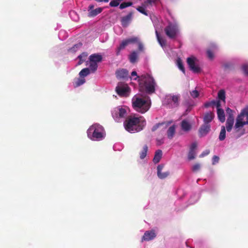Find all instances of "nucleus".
<instances>
[{"label": "nucleus", "mask_w": 248, "mask_h": 248, "mask_svg": "<svg viewBox=\"0 0 248 248\" xmlns=\"http://www.w3.org/2000/svg\"><path fill=\"white\" fill-rule=\"evenodd\" d=\"M210 153L209 150H206L204 151L200 155V157H203L206 155H207Z\"/></svg>", "instance_id": "obj_54"}, {"label": "nucleus", "mask_w": 248, "mask_h": 248, "mask_svg": "<svg viewBox=\"0 0 248 248\" xmlns=\"http://www.w3.org/2000/svg\"><path fill=\"white\" fill-rule=\"evenodd\" d=\"M226 113L228 115V118H230V117H233V111L229 108H227L226 109Z\"/></svg>", "instance_id": "obj_47"}, {"label": "nucleus", "mask_w": 248, "mask_h": 248, "mask_svg": "<svg viewBox=\"0 0 248 248\" xmlns=\"http://www.w3.org/2000/svg\"><path fill=\"white\" fill-rule=\"evenodd\" d=\"M136 43L138 45L139 50L140 51H142L144 49V46L143 44L140 41V39L139 38V41Z\"/></svg>", "instance_id": "obj_49"}, {"label": "nucleus", "mask_w": 248, "mask_h": 248, "mask_svg": "<svg viewBox=\"0 0 248 248\" xmlns=\"http://www.w3.org/2000/svg\"><path fill=\"white\" fill-rule=\"evenodd\" d=\"M176 194L179 199H183V197L186 194V192L182 188H178Z\"/></svg>", "instance_id": "obj_33"}, {"label": "nucleus", "mask_w": 248, "mask_h": 248, "mask_svg": "<svg viewBox=\"0 0 248 248\" xmlns=\"http://www.w3.org/2000/svg\"><path fill=\"white\" fill-rule=\"evenodd\" d=\"M242 68L244 73L246 75H248V62L244 64Z\"/></svg>", "instance_id": "obj_44"}, {"label": "nucleus", "mask_w": 248, "mask_h": 248, "mask_svg": "<svg viewBox=\"0 0 248 248\" xmlns=\"http://www.w3.org/2000/svg\"><path fill=\"white\" fill-rule=\"evenodd\" d=\"M162 156V152L161 150H157L156 151L155 153V155H154V158H153V162L156 164L158 163Z\"/></svg>", "instance_id": "obj_27"}, {"label": "nucleus", "mask_w": 248, "mask_h": 248, "mask_svg": "<svg viewBox=\"0 0 248 248\" xmlns=\"http://www.w3.org/2000/svg\"><path fill=\"white\" fill-rule=\"evenodd\" d=\"M87 56V53L83 52L80 55H79L78 58L79 59V61L78 62V64L80 65L82 64L86 60V58Z\"/></svg>", "instance_id": "obj_38"}, {"label": "nucleus", "mask_w": 248, "mask_h": 248, "mask_svg": "<svg viewBox=\"0 0 248 248\" xmlns=\"http://www.w3.org/2000/svg\"><path fill=\"white\" fill-rule=\"evenodd\" d=\"M129 44L126 40V39H124L120 43L119 46L117 47L116 54L117 56H118L120 53L121 50L124 49L126 46H127Z\"/></svg>", "instance_id": "obj_26"}, {"label": "nucleus", "mask_w": 248, "mask_h": 248, "mask_svg": "<svg viewBox=\"0 0 248 248\" xmlns=\"http://www.w3.org/2000/svg\"><path fill=\"white\" fill-rule=\"evenodd\" d=\"M226 138V129L224 126L221 127V131L219 136V140L222 141L225 140Z\"/></svg>", "instance_id": "obj_37"}, {"label": "nucleus", "mask_w": 248, "mask_h": 248, "mask_svg": "<svg viewBox=\"0 0 248 248\" xmlns=\"http://www.w3.org/2000/svg\"><path fill=\"white\" fill-rule=\"evenodd\" d=\"M138 57V52L136 51L132 52L129 55V59L130 62L134 63L136 62V60Z\"/></svg>", "instance_id": "obj_29"}, {"label": "nucleus", "mask_w": 248, "mask_h": 248, "mask_svg": "<svg viewBox=\"0 0 248 248\" xmlns=\"http://www.w3.org/2000/svg\"><path fill=\"white\" fill-rule=\"evenodd\" d=\"M190 95L193 98H196L199 95V93L197 90H194L190 92Z\"/></svg>", "instance_id": "obj_46"}, {"label": "nucleus", "mask_w": 248, "mask_h": 248, "mask_svg": "<svg viewBox=\"0 0 248 248\" xmlns=\"http://www.w3.org/2000/svg\"><path fill=\"white\" fill-rule=\"evenodd\" d=\"M119 8L120 9H123L126 7L131 6L133 5V2L129 1V2H124L119 4Z\"/></svg>", "instance_id": "obj_41"}, {"label": "nucleus", "mask_w": 248, "mask_h": 248, "mask_svg": "<svg viewBox=\"0 0 248 248\" xmlns=\"http://www.w3.org/2000/svg\"><path fill=\"white\" fill-rule=\"evenodd\" d=\"M115 90L117 93L122 97H127L130 93V88L128 85L123 82L118 83Z\"/></svg>", "instance_id": "obj_10"}, {"label": "nucleus", "mask_w": 248, "mask_h": 248, "mask_svg": "<svg viewBox=\"0 0 248 248\" xmlns=\"http://www.w3.org/2000/svg\"><path fill=\"white\" fill-rule=\"evenodd\" d=\"M196 147H197L196 143L193 142L191 144V145L190 146L189 151L195 152Z\"/></svg>", "instance_id": "obj_53"}, {"label": "nucleus", "mask_w": 248, "mask_h": 248, "mask_svg": "<svg viewBox=\"0 0 248 248\" xmlns=\"http://www.w3.org/2000/svg\"><path fill=\"white\" fill-rule=\"evenodd\" d=\"M210 130V124H203L200 128L199 130V136L200 137L206 136Z\"/></svg>", "instance_id": "obj_16"}, {"label": "nucleus", "mask_w": 248, "mask_h": 248, "mask_svg": "<svg viewBox=\"0 0 248 248\" xmlns=\"http://www.w3.org/2000/svg\"><path fill=\"white\" fill-rule=\"evenodd\" d=\"M204 106L205 107V108H208L209 107H211V101H209V102H206L204 103Z\"/></svg>", "instance_id": "obj_55"}, {"label": "nucleus", "mask_w": 248, "mask_h": 248, "mask_svg": "<svg viewBox=\"0 0 248 248\" xmlns=\"http://www.w3.org/2000/svg\"><path fill=\"white\" fill-rule=\"evenodd\" d=\"M178 95H167L163 101V104L168 108H174L179 105Z\"/></svg>", "instance_id": "obj_7"}, {"label": "nucleus", "mask_w": 248, "mask_h": 248, "mask_svg": "<svg viewBox=\"0 0 248 248\" xmlns=\"http://www.w3.org/2000/svg\"><path fill=\"white\" fill-rule=\"evenodd\" d=\"M175 129L176 126L174 124L170 126L168 128L167 130V135L169 139H171L173 137L175 133Z\"/></svg>", "instance_id": "obj_28"}, {"label": "nucleus", "mask_w": 248, "mask_h": 248, "mask_svg": "<svg viewBox=\"0 0 248 248\" xmlns=\"http://www.w3.org/2000/svg\"><path fill=\"white\" fill-rule=\"evenodd\" d=\"M159 0H146L142 4L141 6H139L136 8V9L139 12L144 15L147 16L148 14L145 10L146 9L155 4Z\"/></svg>", "instance_id": "obj_11"}, {"label": "nucleus", "mask_w": 248, "mask_h": 248, "mask_svg": "<svg viewBox=\"0 0 248 248\" xmlns=\"http://www.w3.org/2000/svg\"><path fill=\"white\" fill-rule=\"evenodd\" d=\"M234 124V117L227 118L226 126V129L228 132H230L232 129V126Z\"/></svg>", "instance_id": "obj_25"}, {"label": "nucleus", "mask_w": 248, "mask_h": 248, "mask_svg": "<svg viewBox=\"0 0 248 248\" xmlns=\"http://www.w3.org/2000/svg\"><path fill=\"white\" fill-rule=\"evenodd\" d=\"M223 67L226 69H231L232 67V64L230 62H227L223 65Z\"/></svg>", "instance_id": "obj_52"}, {"label": "nucleus", "mask_w": 248, "mask_h": 248, "mask_svg": "<svg viewBox=\"0 0 248 248\" xmlns=\"http://www.w3.org/2000/svg\"><path fill=\"white\" fill-rule=\"evenodd\" d=\"M225 92L224 90H220L217 93V100H219L220 102L222 101L224 103L225 102Z\"/></svg>", "instance_id": "obj_30"}, {"label": "nucleus", "mask_w": 248, "mask_h": 248, "mask_svg": "<svg viewBox=\"0 0 248 248\" xmlns=\"http://www.w3.org/2000/svg\"><path fill=\"white\" fill-rule=\"evenodd\" d=\"M151 19L152 20V22H153V23L154 24V21L153 20V19L152 18V17L151 16Z\"/></svg>", "instance_id": "obj_58"}, {"label": "nucleus", "mask_w": 248, "mask_h": 248, "mask_svg": "<svg viewBox=\"0 0 248 248\" xmlns=\"http://www.w3.org/2000/svg\"><path fill=\"white\" fill-rule=\"evenodd\" d=\"M162 124H162V123H158V124H156L155 125H154L152 127V131L153 132L155 131L156 129H157L159 128V127L160 125H162Z\"/></svg>", "instance_id": "obj_51"}, {"label": "nucleus", "mask_w": 248, "mask_h": 248, "mask_svg": "<svg viewBox=\"0 0 248 248\" xmlns=\"http://www.w3.org/2000/svg\"><path fill=\"white\" fill-rule=\"evenodd\" d=\"M116 76L118 79H125L128 77V71L125 69H121L116 71Z\"/></svg>", "instance_id": "obj_17"}, {"label": "nucleus", "mask_w": 248, "mask_h": 248, "mask_svg": "<svg viewBox=\"0 0 248 248\" xmlns=\"http://www.w3.org/2000/svg\"><path fill=\"white\" fill-rule=\"evenodd\" d=\"M186 62L188 67L193 73L198 74L202 72V68L200 61L195 57H188Z\"/></svg>", "instance_id": "obj_6"}, {"label": "nucleus", "mask_w": 248, "mask_h": 248, "mask_svg": "<svg viewBox=\"0 0 248 248\" xmlns=\"http://www.w3.org/2000/svg\"><path fill=\"white\" fill-rule=\"evenodd\" d=\"M166 34L170 38H175L179 31L178 24L176 21L169 22L168 26L165 28Z\"/></svg>", "instance_id": "obj_8"}, {"label": "nucleus", "mask_w": 248, "mask_h": 248, "mask_svg": "<svg viewBox=\"0 0 248 248\" xmlns=\"http://www.w3.org/2000/svg\"><path fill=\"white\" fill-rule=\"evenodd\" d=\"M201 165L199 163L195 164L192 166V170L193 171H196L200 170Z\"/></svg>", "instance_id": "obj_50"}, {"label": "nucleus", "mask_w": 248, "mask_h": 248, "mask_svg": "<svg viewBox=\"0 0 248 248\" xmlns=\"http://www.w3.org/2000/svg\"><path fill=\"white\" fill-rule=\"evenodd\" d=\"M82 46V44L81 43H78V44H75L71 48L69 49V51L74 53L77 51Z\"/></svg>", "instance_id": "obj_35"}, {"label": "nucleus", "mask_w": 248, "mask_h": 248, "mask_svg": "<svg viewBox=\"0 0 248 248\" xmlns=\"http://www.w3.org/2000/svg\"><path fill=\"white\" fill-rule=\"evenodd\" d=\"M164 167L162 164H159L157 167V175L160 179H164L167 178L170 175L169 171L162 172V170Z\"/></svg>", "instance_id": "obj_14"}, {"label": "nucleus", "mask_w": 248, "mask_h": 248, "mask_svg": "<svg viewBox=\"0 0 248 248\" xmlns=\"http://www.w3.org/2000/svg\"><path fill=\"white\" fill-rule=\"evenodd\" d=\"M132 107L137 112L145 113L150 108L151 100L149 97H143L139 94L135 95L132 99Z\"/></svg>", "instance_id": "obj_3"}, {"label": "nucleus", "mask_w": 248, "mask_h": 248, "mask_svg": "<svg viewBox=\"0 0 248 248\" xmlns=\"http://www.w3.org/2000/svg\"><path fill=\"white\" fill-rule=\"evenodd\" d=\"M181 126L182 129L185 132L189 131L192 128L191 124L186 120H183L181 122Z\"/></svg>", "instance_id": "obj_20"}, {"label": "nucleus", "mask_w": 248, "mask_h": 248, "mask_svg": "<svg viewBox=\"0 0 248 248\" xmlns=\"http://www.w3.org/2000/svg\"><path fill=\"white\" fill-rule=\"evenodd\" d=\"M214 118V114L211 112H206L203 117V122L204 124H209Z\"/></svg>", "instance_id": "obj_21"}, {"label": "nucleus", "mask_w": 248, "mask_h": 248, "mask_svg": "<svg viewBox=\"0 0 248 248\" xmlns=\"http://www.w3.org/2000/svg\"><path fill=\"white\" fill-rule=\"evenodd\" d=\"M126 39L128 42V44L129 45L131 44L136 43L137 42H138L139 37L133 36L130 38H127Z\"/></svg>", "instance_id": "obj_39"}, {"label": "nucleus", "mask_w": 248, "mask_h": 248, "mask_svg": "<svg viewBox=\"0 0 248 248\" xmlns=\"http://www.w3.org/2000/svg\"><path fill=\"white\" fill-rule=\"evenodd\" d=\"M98 68V64L93 62L89 61V67L85 68L89 70V75L92 73H94Z\"/></svg>", "instance_id": "obj_24"}, {"label": "nucleus", "mask_w": 248, "mask_h": 248, "mask_svg": "<svg viewBox=\"0 0 248 248\" xmlns=\"http://www.w3.org/2000/svg\"><path fill=\"white\" fill-rule=\"evenodd\" d=\"M155 34L158 42L161 46V47L163 48L166 46V40L160 37L156 29H155Z\"/></svg>", "instance_id": "obj_32"}, {"label": "nucleus", "mask_w": 248, "mask_h": 248, "mask_svg": "<svg viewBox=\"0 0 248 248\" xmlns=\"http://www.w3.org/2000/svg\"><path fill=\"white\" fill-rule=\"evenodd\" d=\"M217 46L215 44H212L211 45V48L207 50V55L209 59H213L214 58V53L213 51L217 49Z\"/></svg>", "instance_id": "obj_22"}, {"label": "nucleus", "mask_w": 248, "mask_h": 248, "mask_svg": "<svg viewBox=\"0 0 248 248\" xmlns=\"http://www.w3.org/2000/svg\"><path fill=\"white\" fill-rule=\"evenodd\" d=\"M117 144H115L113 146V148L115 150H120V149H118L116 148V147H117Z\"/></svg>", "instance_id": "obj_57"}, {"label": "nucleus", "mask_w": 248, "mask_h": 248, "mask_svg": "<svg viewBox=\"0 0 248 248\" xmlns=\"http://www.w3.org/2000/svg\"><path fill=\"white\" fill-rule=\"evenodd\" d=\"M88 137L94 141H100L105 137V132L103 127L98 124L91 125L87 131Z\"/></svg>", "instance_id": "obj_4"}, {"label": "nucleus", "mask_w": 248, "mask_h": 248, "mask_svg": "<svg viewBox=\"0 0 248 248\" xmlns=\"http://www.w3.org/2000/svg\"><path fill=\"white\" fill-rule=\"evenodd\" d=\"M102 56L99 53H94L89 56V61L93 62L97 64L102 61Z\"/></svg>", "instance_id": "obj_18"}, {"label": "nucleus", "mask_w": 248, "mask_h": 248, "mask_svg": "<svg viewBox=\"0 0 248 248\" xmlns=\"http://www.w3.org/2000/svg\"><path fill=\"white\" fill-rule=\"evenodd\" d=\"M132 12L129 13L126 16L123 17L121 19V22H122V26L124 27H127L129 25V24L132 19Z\"/></svg>", "instance_id": "obj_19"}, {"label": "nucleus", "mask_w": 248, "mask_h": 248, "mask_svg": "<svg viewBox=\"0 0 248 248\" xmlns=\"http://www.w3.org/2000/svg\"><path fill=\"white\" fill-rule=\"evenodd\" d=\"M111 114L116 122H120L127 116V108L125 106H118L112 110Z\"/></svg>", "instance_id": "obj_5"}, {"label": "nucleus", "mask_w": 248, "mask_h": 248, "mask_svg": "<svg viewBox=\"0 0 248 248\" xmlns=\"http://www.w3.org/2000/svg\"><path fill=\"white\" fill-rule=\"evenodd\" d=\"M148 151V146L147 145H144L143 147L142 150L140 153V158L141 159H144L147 155Z\"/></svg>", "instance_id": "obj_36"}, {"label": "nucleus", "mask_w": 248, "mask_h": 248, "mask_svg": "<svg viewBox=\"0 0 248 248\" xmlns=\"http://www.w3.org/2000/svg\"><path fill=\"white\" fill-rule=\"evenodd\" d=\"M156 233L154 230L146 231L141 238V241H149L153 240L156 237Z\"/></svg>", "instance_id": "obj_12"}, {"label": "nucleus", "mask_w": 248, "mask_h": 248, "mask_svg": "<svg viewBox=\"0 0 248 248\" xmlns=\"http://www.w3.org/2000/svg\"><path fill=\"white\" fill-rule=\"evenodd\" d=\"M200 198L199 194L194 193L191 195L188 201L189 204H193L196 203Z\"/></svg>", "instance_id": "obj_31"}, {"label": "nucleus", "mask_w": 248, "mask_h": 248, "mask_svg": "<svg viewBox=\"0 0 248 248\" xmlns=\"http://www.w3.org/2000/svg\"><path fill=\"white\" fill-rule=\"evenodd\" d=\"M69 16L74 21H78L79 19L78 14L75 11H71L69 12Z\"/></svg>", "instance_id": "obj_34"}, {"label": "nucleus", "mask_w": 248, "mask_h": 248, "mask_svg": "<svg viewBox=\"0 0 248 248\" xmlns=\"http://www.w3.org/2000/svg\"><path fill=\"white\" fill-rule=\"evenodd\" d=\"M132 79L136 80L138 79L140 89L141 91L148 94H152L155 93L156 86V82L153 78L149 74H144L139 76L136 71L131 73Z\"/></svg>", "instance_id": "obj_1"}, {"label": "nucleus", "mask_w": 248, "mask_h": 248, "mask_svg": "<svg viewBox=\"0 0 248 248\" xmlns=\"http://www.w3.org/2000/svg\"><path fill=\"white\" fill-rule=\"evenodd\" d=\"M219 160V158L218 156L214 155L212 158V164L213 165H216V164L218 163Z\"/></svg>", "instance_id": "obj_48"}, {"label": "nucleus", "mask_w": 248, "mask_h": 248, "mask_svg": "<svg viewBox=\"0 0 248 248\" xmlns=\"http://www.w3.org/2000/svg\"><path fill=\"white\" fill-rule=\"evenodd\" d=\"M177 66L178 67V68L184 73L185 74V68L183 66V63L181 61L180 59H178L177 60Z\"/></svg>", "instance_id": "obj_42"}, {"label": "nucleus", "mask_w": 248, "mask_h": 248, "mask_svg": "<svg viewBox=\"0 0 248 248\" xmlns=\"http://www.w3.org/2000/svg\"><path fill=\"white\" fill-rule=\"evenodd\" d=\"M146 124V122L142 116L131 117L124 123L125 129L129 133H135L141 131Z\"/></svg>", "instance_id": "obj_2"}, {"label": "nucleus", "mask_w": 248, "mask_h": 248, "mask_svg": "<svg viewBox=\"0 0 248 248\" xmlns=\"http://www.w3.org/2000/svg\"><path fill=\"white\" fill-rule=\"evenodd\" d=\"M217 115L218 119L220 122L223 123L225 122V117L224 111L223 109L221 108V107L217 108Z\"/></svg>", "instance_id": "obj_23"}, {"label": "nucleus", "mask_w": 248, "mask_h": 248, "mask_svg": "<svg viewBox=\"0 0 248 248\" xmlns=\"http://www.w3.org/2000/svg\"><path fill=\"white\" fill-rule=\"evenodd\" d=\"M95 0L98 2H105V3H107L109 1V0Z\"/></svg>", "instance_id": "obj_56"}, {"label": "nucleus", "mask_w": 248, "mask_h": 248, "mask_svg": "<svg viewBox=\"0 0 248 248\" xmlns=\"http://www.w3.org/2000/svg\"><path fill=\"white\" fill-rule=\"evenodd\" d=\"M88 16L94 17L102 12L103 8L99 7L94 9V5L90 4L88 7Z\"/></svg>", "instance_id": "obj_13"}, {"label": "nucleus", "mask_w": 248, "mask_h": 248, "mask_svg": "<svg viewBox=\"0 0 248 248\" xmlns=\"http://www.w3.org/2000/svg\"><path fill=\"white\" fill-rule=\"evenodd\" d=\"M195 152L194 151H189L188 154V159L189 160H192L195 158Z\"/></svg>", "instance_id": "obj_45"}, {"label": "nucleus", "mask_w": 248, "mask_h": 248, "mask_svg": "<svg viewBox=\"0 0 248 248\" xmlns=\"http://www.w3.org/2000/svg\"><path fill=\"white\" fill-rule=\"evenodd\" d=\"M244 116L241 113V112L238 115L236 118V122L234 125L235 128H239L240 127H242L244 125L248 124V121L247 120L246 121H244Z\"/></svg>", "instance_id": "obj_15"}, {"label": "nucleus", "mask_w": 248, "mask_h": 248, "mask_svg": "<svg viewBox=\"0 0 248 248\" xmlns=\"http://www.w3.org/2000/svg\"><path fill=\"white\" fill-rule=\"evenodd\" d=\"M58 36L60 39L63 40L67 37V33L65 31L61 30L59 31Z\"/></svg>", "instance_id": "obj_40"}, {"label": "nucleus", "mask_w": 248, "mask_h": 248, "mask_svg": "<svg viewBox=\"0 0 248 248\" xmlns=\"http://www.w3.org/2000/svg\"><path fill=\"white\" fill-rule=\"evenodd\" d=\"M79 77L74 78L73 81V86L74 88H77L84 84L86 82L85 77L89 75L88 69H82L78 74Z\"/></svg>", "instance_id": "obj_9"}, {"label": "nucleus", "mask_w": 248, "mask_h": 248, "mask_svg": "<svg viewBox=\"0 0 248 248\" xmlns=\"http://www.w3.org/2000/svg\"><path fill=\"white\" fill-rule=\"evenodd\" d=\"M211 106H216L217 108L221 107V103L219 100H213L211 101Z\"/></svg>", "instance_id": "obj_43"}]
</instances>
